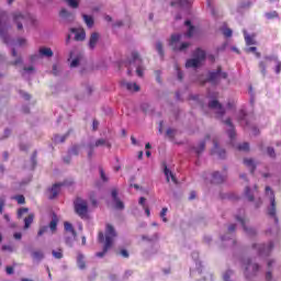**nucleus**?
I'll list each match as a JSON object with an SVG mask.
<instances>
[{
	"label": "nucleus",
	"instance_id": "obj_33",
	"mask_svg": "<svg viewBox=\"0 0 281 281\" xmlns=\"http://www.w3.org/2000/svg\"><path fill=\"white\" fill-rule=\"evenodd\" d=\"M93 146H95V147L106 146L108 148H111V143H108L104 138H99V139H97L95 145H93Z\"/></svg>",
	"mask_w": 281,
	"mask_h": 281
},
{
	"label": "nucleus",
	"instance_id": "obj_21",
	"mask_svg": "<svg viewBox=\"0 0 281 281\" xmlns=\"http://www.w3.org/2000/svg\"><path fill=\"white\" fill-rule=\"evenodd\" d=\"M171 7L188 8L190 7V1L188 0L171 1Z\"/></svg>",
	"mask_w": 281,
	"mask_h": 281
},
{
	"label": "nucleus",
	"instance_id": "obj_59",
	"mask_svg": "<svg viewBox=\"0 0 281 281\" xmlns=\"http://www.w3.org/2000/svg\"><path fill=\"white\" fill-rule=\"evenodd\" d=\"M281 72V63L280 60L276 61V74H280Z\"/></svg>",
	"mask_w": 281,
	"mask_h": 281
},
{
	"label": "nucleus",
	"instance_id": "obj_34",
	"mask_svg": "<svg viewBox=\"0 0 281 281\" xmlns=\"http://www.w3.org/2000/svg\"><path fill=\"white\" fill-rule=\"evenodd\" d=\"M265 18L268 20L279 19V13L277 11H270L265 13Z\"/></svg>",
	"mask_w": 281,
	"mask_h": 281
},
{
	"label": "nucleus",
	"instance_id": "obj_15",
	"mask_svg": "<svg viewBox=\"0 0 281 281\" xmlns=\"http://www.w3.org/2000/svg\"><path fill=\"white\" fill-rule=\"evenodd\" d=\"M121 87L125 88L126 91L130 92H137L140 91V87L136 83L127 82V81H121Z\"/></svg>",
	"mask_w": 281,
	"mask_h": 281
},
{
	"label": "nucleus",
	"instance_id": "obj_12",
	"mask_svg": "<svg viewBox=\"0 0 281 281\" xmlns=\"http://www.w3.org/2000/svg\"><path fill=\"white\" fill-rule=\"evenodd\" d=\"M235 220L240 223L241 227H244V231L247 234V236L254 237L257 234V232L254 228H249L247 226V224H246L247 221L245 220V217H240L239 215H236Z\"/></svg>",
	"mask_w": 281,
	"mask_h": 281
},
{
	"label": "nucleus",
	"instance_id": "obj_10",
	"mask_svg": "<svg viewBox=\"0 0 281 281\" xmlns=\"http://www.w3.org/2000/svg\"><path fill=\"white\" fill-rule=\"evenodd\" d=\"M246 266V277L255 276L259 271V265L252 263L250 259H247L245 262Z\"/></svg>",
	"mask_w": 281,
	"mask_h": 281
},
{
	"label": "nucleus",
	"instance_id": "obj_8",
	"mask_svg": "<svg viewBox=\"0 0 281 281\" xmlns=\"http://www.w3.org/2000/svg\"><path fill=\"white\" fill-rule=\"evenodd\" d=\"M181 41V34H172L169 45L171 46L173 52H182L190 47V43L183 42L181 46H177V43Z\"/></svg>",
	"mask_w": 281,
	"mask_h": 281
},
{
	"label": "nucleus",
	"instance_id": "obj_38",
	"mask_svg": "<svg viewBox=\"0 0 281 281\" xmlns=\"http://www.w3.org/2000/svg\"><path fill=\"white\" fill-rule=\"evenodd\" d=\"M88 199L90 200L92 207H97L98 206V201H97L94 192L90 193L88 195Z\"/></svg>",
	"mask_w": 281,
	"mask_h": 281
},
{
	"label": "nucleus",
	"instance_id": "obj_63",
	"mask_svg": "<svg viewBox=\"0 0 281 281\" xmlns=\"http://www.w3.org/2000/svg\"><path fill=\"white\" fill-rule=\"evenodd\" d=\"M100 125V123L97 120L92 121V130L97 131L98 126Z\"/></svg>",
	"mask_w": 281,
	"mask_h": 281
},
{
	"label": "nucleus",
	"instance_id": "obj_22",
	"mask_svg": "<svg viewBox=\"0 0 281 281\" xmlns=\"http://www.w3.org/2000/svg\"><path fill=\"white\" fill-rule=\"evenodd\" d=\"M70 32L76 33L75 41H85L86 32L83 30H81L80 32H77V29H70Z\"/></svg>",
	"mask_w": 281,
	"mask_h": 281
},
{
	"label": "nucleus",
	"instance_id": "obj_7",
	"mask_svg": "<svg viewBox=\"0 0 281 281\" xmlns=\"http://www.w3.org/2000/svg\"><path fill=\"white\" fill-rule=\"evenodd\" d=\"M265 192L267 194H270V209L268 211V215L272 216L274 218L276 224L279 223V220L277 217V201H276V194L273 193L272 189L270 187L265 188Z\"/></svg>",
	"mask_w": 281,
	"mask_h": 281
},
{
	"label": "nucleus",
	"instance_id": "obj_49",
	"mask_svg": "<svg viewBox=\"0 0 281 281\" xmlns=\"http://www.w3.org/2000/svg\"><path fill=\"white\" fill-rule=\"evenodd\" d=\"M204 149H205V142L202 140V142L200 143L199 149L195 150V153H196L198 155H200V154H202V153L204 151Z\"/></svg>",
	"mask_w": 281,
	"mask_h": 281
},
{
	"label": "nucleus",
	"instance_id": "obj_52",
	"mask_svg": "<svg viewBox=\"0 0 281 281\" xmlns=\"http://www.w3.org/2000/svg\"><path fill=\"white\" fill-rule=\"evenodd\" d=\"M259 69L261 70V74H262L263 76H266L267 70H266V64H265V61H259Z\"/></svg>",
	"mask_w": 281,
	"mask_h": 281
},
{
	"label": "nucleus",
	"instance_id": "obj_37",
	"mask_svg": "<svg viewBox=\"0 0 281 281\" xmlns=\"http://www.w3.org/2000/svg\"><path fill=\"white\" fill-rule=\"evenodd\" d=\"M156 50H158L160 57L164 58L165 50H164L162 42H157L156 43Z\"/></svg>",
	"mask_w": 281,
	"mask_h": 281
},
{
	"label": "nucleus",
	"instance_id": "obj_41",
	"mask_svg": "<svg viewBox=\"0 0 281 281\" xmlns=\"http://www.w3.org/2000/svg\"><path fill=\"white\" fill-rule=\"evenodd\" d=\"M79 151H80L79 145H74V147L70 148L69 154L72 155V156H78V155H79Z\"/></svg>",
	"mask_w": 281,
	"mask_h": 281
},
{
	"label": "nucleus",
	"instance_id": "obj_1",
	"mask_svg": "<svg viewBox=\"0 0 281 281\" xmlns=\"http://www.w3.org/2000/svg\"><path fill=\"white\" fill-rule=\"evenodd\" d=\"M117 237V232L112 224H106L104 232H99L98 241L103 244V249L100 252L95 254L97 258H104L106 252L111 250L114 244V239Z\"/></svg>",
	"mask_w": 281,
	"mask_h": 281
},
{
	"label": "nucleus",
	"instance_id": "obj_18",
	"mask_svg": "<svg viewBox=\"0 0 281 281\" xmlns=\"http://www.w3.org/2000/svg\"><path fill=\"white\" fill-rule=\"evenodd\" d=\"M224 124H226L228 127H229V130H228V137L231 138V139H233L234 137H236V130L234 128V125H233V123H232V120L231 119H227L226 121H224Z\"/></svg>",
	"mask_w": 281,
	"mask_h": 281
},
{
	"label": "nucleus",
	"instance_id": "obj_62",
	"mask_svg": "<svg viewBox=\"0 0 281 281\" xmlns=\"http://www.w3.org/2000/svg\"><path fill=\"white\" fill-rule=\"evenodd\" d=\"M11 64H12L13 66H18V65L22 64V58H21V57H18L16 60H13Z\"/></svg>",
	"mask_w": 281,
	"mask_h": 281
},
{
	"label": "nucleus",
	"instance_id": "obj_45",
	"mask_svg": "<svg viewBox=\"0 0 281 281\" xmlns=\"http://www.w3.org/2000/svg\"><path fill=\"white\" fill-rule=\"evenodd\" d=\"M267 154L270 158H276L277 154H276V149L272 147H268L267 148Z\"/></svg>",
	"mask_w": 281,
	"mask_h": 281
},
{
	"label": "nucleus",
	"instance_id": "obj_16",
	"mask_svg": "<svg viewBox=\"0 0 281 281\" xmlns=\"http://www.w3.org/2000/svg\"><path fill=\"white\" fill-rule=\"evenodd\" d=\"M213 149H212V154H217V156L221 158V159H224L225 156H226V151L225 149H220V145H218V142L216 140H213Z\"/></svg>",
	"mask_w": 281,
	"mask_h": 281
},
{
	"label": "nucleus",
	"instance_id": "obj_5",
	"mask_svg": "<svg viewBox=\"0 0 281 281\" xmlns=\"http://www.w3.org/2000/svg\"><path fill=\"white\" fill-rule=\"evenodd\" d=\"M227 78V72L222 71V67L218 66L216 70L210 71V74H207L206 82H211L212 85L216 86L221 82L222 79L226 80Z\"/></svg>",
	"mask_w": 281,
	"mask_h": 281
},
{
	"label": "nucleus",
	"instance_id": "obj_56",
	"mask_svg": "<svg viewBox=\"0 0 281 281\" xmlns=\"http://www.w3.org/2000/svg\"><path fill=\"white\" fill-rule=\"evenodd\" d=\"M48 231V226H42L38 231V236H43Z\"/></svg>",
	"mask_w": 281,
	"mask_h": 281
},
{
	"label": "nucleus",
	"instance_id": "obj_54",
	"mask_svg": "<svg viewBox=\"0 0 281 281\" xmlns=\"http://www.w3.org/2000/svg\"><path fill=\"white\" fill-rule=\"evenodd\" d=\"M88 147L90 148V150L88 151V158L91 159L94 154V145H88Z\"/></svg>",
	"mask_w": 281,
	"mask_h": 281
},
{
	"label": "nucleus",
	"instance_id": "obj_14",
	"mask_svg": "<svg viewBox=\"0 0 281 281\" xmlns=\"http://www.w3.org/2000/svg\"><path fill=\"white\" fill-rule=\"evenodd\" d=\"M119 191L117 189H112V198H113V202H115V210H124V203L122 200L119 199L117 196Z\"/></svg>",
	"mask_w": 281,
	"mask_h": 281
},
{
	"label": "nucleus",
	"instance_id": "obj_44",
	"mask_svg": "<svg viewBox=\"0 0 281 281\" xmlns=\"http://www.w3.org/2000/svg\"><path fill=\"white\" fill-rule=\"evenodd\" d=\"M67 3L72 9H78V7H79L78 0H67Z\"/></svg>",
	"mask_w": 281,
	"mask_h": 281
},
{
	"label": "nucleus",
	"instance_id": "obj_20",
	"mask_svg": "<svg viewBox=\"0 0 281 281\" xmlns=\"http://www.w3.org/2000/svg\"><path fill=\"white\" fill-rule=\"evenodd\" d=\"M40 55L42 57L50 58L54 56V50H52L49 47H41Z\"/></svg>",
	"mask_w": 281,
	"mask_h": 281
},
{
	"label": "nucleus",
	"instance_id": "obj_39",
	"mask_svg": "<svg viewBox=\"0 0 281 281\" xmlns=\"http://www.w3.org/2000/svg\"><path fill=\"white\" fill-rule=\"evenodd\" d=\"M244 34H245L246 45H255L256 44L254 37H251L247 32H244Z\"/></svg>",
	"mask_w": 281,
	"mask_h": 281
},
{
	"label": "nucleus",
	"instance_id": "obj_57",
	"mask_svg": "<svg viewBox=\"0 0 281 281\" xmlns=\"http://www.w3.org/2000/svg\"><path fill=\"white\" fill-rule=\"evenodd\" d=\"M79 65V58L76 57L71 63H70V68H77Z\"/></svg>",
	"mask_w": 281,
	"mask_h": 281
},
{
	"label": "nucleus",
	"instance_id": "obj_27",
	"mask_svg": "<svg viewBox=\"0 0 281 281\" xmlns=\"http://www.w3.org/2000/svg\"><path fill=\"white\" fill-rule=\"evenodd\" d=\"M165 176H166V179H167V182H170V178H171V181L173 183H177V180H176V177L173 175V172H171L168 167L165 166Z\"/></svg>",
	"mask_w": 281,
	"mask_h": 281
},
{
	"label": "nucleus",
	"instance_id": "obj_58",
	"mask_svg": "<svg viewBox=\"0 0 281 281\" xmlns=\"http://www.w3.org/2000/svg\"><path fill=\"white\" fill-rule=\"evenodd\" d=\"M176 70H177V75H178V80H179V81H182L183 75H182V72H181V70H180V68H179V66H176Z\"/></svg>",
	"mask_w": 281,
	"mask_h": 281
},
{
	"label": "nucleus",
	"instance_id": "obj_6",
	"mask_svg": "<svg viewBox=\"0 0 281 281\" xmlns=\"http://www.w3.org/2000/svg\"><path fill=\"white\" fill-rule=\"evenodd\" d=\"M13 22L16 23V27L19 31H21L23 29V24L24 25H27V24H31L33 25L34 24V18L32 16V14H21V13H15L13 14Z\"/></svg>",
	"mask_w": 281,
	"mask_h": 281
},
{
	"label": "nucleus",
	"instance_id": "obj_48",
	"mask_svg": "<svg viewBox=\"0 0 281 281\" xmlns=\"http://www.w3.org/2000/svg\"><path fill=\"white\" fill-rule=\"evenodd\" d=\"M48 228H50V231L56 232L57 229V220H52L50 224H48Z\"/></svg>",
	"mask_w": 281,
	"mask_h": 281
},
{
	"label": "nucleus",
	"instance_id": "obj_46",
	"mask_svg": "<svg viewBox=\"0 0 281 281\" xmlns=\"http://www.w3.org/2000/svg\"><path fill=\"white\" fill-rule=\"evenodd\" d=\"M27 212H29V209H25V207L19 209L18 210V218H22L23 215L27 214Z\"/></svg>",
	"mask_w": 281,
	"mask_h": 281
},
{
	"label": "nucleus",
	"instance_id": "obj_24",
	"mask_svg": "<svg viewBox=\"0 0 281 281\" xmlns=\"http://www.w3.org/2000/svg\"><path fill=\"white\" fill-rule=\"evenodd\" d=\"M244 165H245L246 167L250 168V172H251V175H254V172H255V170H256V164H255L254 159H251V158H246V159L244 160Z\"/></svg>",
	"mask_w": 281,
	"mask_h": 281
},
{
	"label": "nucleus",
	"instance_id": "obj_43",
	"mask_svg": "<svg viewBox=\"0 0 281 281\" xmlns=\"http://www.w3.org/2000/svg\"><path fill=\"white\" fill-rule=\"evenodd\" d=\"M167 213H168V209H167V207L161 209L160 218H161V221H164L165 223H168V218L166 217V214H167Z\"/></svg>",
	"mask_w": 281,
	"mask_h": 281
},
{
	"label": "nucleus",
	"instance_id": "obj_53",
	"mask_svg": "<svg viewBox=\"0 0 281 281\" xmlns=\"http://www.w3.org/2000/svg\"><path fill=\"white\" fill-rule=\"evenodd\" d=\"M223 35L226 36L227 38L232 37V35H233L232 29H224Z\"/></svg>",
	"mask_w": 281,
	"mask_h": 281
},
{
	"label": "nucleus",
	"instance_id": "obj_60",
	"mask_svg": "<svg viewBox=\"0 0 281 281\" xmlns=\"http://www.w3.org/2000/svg\"><path fill=\"white\" fill-rule=\"evenodd\" d=\"M5 272H7L8 276H12V274H14V268L13 267H7Z\"/></svg>",
	"mask_w": 281,
	"mask_h": 281
},
{
	"label": "nucleus",
	"instance_id": "obj_19",
	"mask_svg": "<svg viewBox=\"0 0 281 281\" xmlns=\"http://www.w3.org/2000/svg\"><path fill=\"white\" fill-rule=\"evenodd\" d=\"M225 182V177L222 176L218 171L213 172L212 183L220 184Z\"/></svg>",
	"mask_w": 281,
	"mask_h": 281
},
{
	"label": "nucleus",
	"instance_id": "obj_2",
	"mask_svg": "<svg viewBox=\"0 0 281 281\" xmlns=\"http://www.w3.org/2000/svg\"><path fill=\"white\" fill-rule=\"evenodd\" d=\"M126 67H128L127 76H131L133 70H131L132 67L136 68V74L139 78H143V60L139 56V53L136 50L132 52V57L130 60L126 61Z\"/></svg>",
	"mask_w": 281,
	"mask_h": 281
},
{
	"label": "nucleus",
	"instance_id": "obj_25",
	"mask_svg": "<svg viewBox=\"0 0 281 281\" xmlns=\"http://www.w3.org/2000/svg\"><path fill=\"white\" fill-rule=\"evenodd\" d=\"M34 221V214L30 213L27 217H24V229H29Z\"/></svg>",
	"mask_w": 281,
	"mask_h": 281
},
{
	"label": "nucleus",
	"instance_id": "obj_13",
	"mask_svg": "<svg viewBox=\"0 0 281 281\" xmlns=\"http://www.w3.org/2000/svg\"><path fill=\"white\" fill-rule=\"evenodd\" d=\"M258 247V254L259 255H265V254H269L271 252L272 248H273V244L269 243V245H252V248H257Z\"/></svg>",
	"mask_w": 281,
	"mask_h": 281
},
{
	"label": "nucleus",
	"instance_id": "obj_4",
	"mask_svg": "<svg viewBox=\"0 0 281 281\" xmlns=\"http://www.w3.org/2000/svg\"><path fill=\"white\" fill-rule=\"evenodd\" d=\"M206 54L205 50L198 48L194 50L193 53V58H190L189 60H187V64H184V67H187L188 69H198L202 63L205 60Z\"/></svg>",
	"mask_w": 281,
	"mask_h": 281
},
{
	"label": "nucleus",
	"instance_id": "obj_23",
	"mask_svg": "<svg viewBox=\"0 0 281 281\" xmlns=\"http://www.w3.org/2000/svg\"><path fill=\"white\" fill-rule=\"evenodd\" d=\"M64 229L72 234L74 237H77V231L74 228L72 224L69 222H64Z\"/></svg>",
	"mask_w": 281,
	"mask_h": 281
},
{
	"label": "nucleus",
	"instance_id": "obj_17",
	"mask_svg": "<svg viewBox=\"0 0 281 281\" xmlns=\"http://www.w3.org/2000/svg\"><path fill=\"white\" fill-rule=\"evenodd\" d=\"M98 41H100V34L97 32L91 33L90 41L88 42V47L94 49Z\"/></svg>",
	"mask_w": 281,
	"mask_h": 281
},
{
	"label": "nucleus",
	"instance_id": "obj_42",
	"mask_svg": "<svg viewBox=\"0 0 281 281\" xmlns=\"http://www.w3.org/2000/svg\"><path fill=\"white\" fill-rule=\"evenodd\" d=\"M119 256L124 257L125 259L130 258V252L127 249L121 248L120 251L117 252Z\"/></svg>",
	"mask_w": 281,
	"mask_h": 281
},
{
	"label": "nucleus",
	"instance_id": "obj_9",
	"mask_svg": "<svg viewBox=\"0 0 281 281\" xmlns=\"http://www.w3.org/2000/svg\"><path fill=\"white\" fill-rule=\"evenodd\" d=\"M72 183H74L72 181H70V182L64 181L60 183L53 184L50 190H48V192L50 193V194H48V200L56 199L59 195L61 187L71 186Z\"/></svg>",
	"mask_w": 281,
	"mask_h": 281
},
{
	"label": "nucleus",
	"instance_id": "obj_3",
	"mask_svg": "<svg viewBox=\"0 0 281 281\" xmlns=\"http://www.w3.org/2000/svg\"><path fill=\"white\" fill-rule=\"evenodd\" d=\"M74 209L77 216H79L81 220H87L89 214V204L88 201L76 196L74 201Z\"/></svg>",
	"mask_w": 281,
	"mask_h": 281
},
{
	"label": "nucleus",
	"instance_id": "obj_31",
	"mask_svg": "<svg viewBox=\"0 0 281 281\" xmlns=\"http://www.w3.org/2000/svg\"><path fill=\"white\" fill-rule=\"evenodd\" d=\"M31 258H33L34 260L41 261L44 259V254L41 250H35L33 251V254H31Z\"/></svg>",
	"mask_w": 281,
	"mask_h": 281
},
{
	"label": "nucleus",
	"instance_id": "obj_50",
	"mask_svg": "<svg viewBox=\"0 0 281 281\" xmlns=\"http://www.w3.org/2000/svg\"><path fill=\"white\" fill-rule=\"evenodd\" d=\"M99 173L101 175V179L103 180V182H108V177L105 176V171L102 167L99 168Z\"/></svg>",
	"mask_w": 281,
	"mask_h": 281
},
{
	"label": "nucleus",
	"instance_id": "obj_28",
	"mask_svg": "<svg viewBox=\"0 0 281 281\" xmlns=\"http://www.w3.org/2000/svg\"><path fill=\"white\" fill-rule=\"evenodd\" d=\"M59 18H61L64 20H68V19L74 20V14L71 12L67 11L66 9H63L61 11H59Z\"/></svg>",
	"mask_w": 281,
	"mask_h": 281
},
{
	"label": "nucleus",
	"instance_id": "obj_36",
	"mask_svg": "<svg viewBox=\"0 0 281 281\" xmlns=\"http://www.w3.org/2000/svg\"><path fill=\"white\" fill-rule=\"evenodd\" d=\"M12 200H15L19 205H23L26 202L25 196L23 194H18V195L13 196Z\"/></svg>",
	"mask_w": 281,
	"mask_h": 281
},
{
	"label": "nucleus",
	"instance_id": "obj_30",
	"mask_svg": "<svg viewBox=\"0 0 281 281\" xmlns=\"http://www.w3.org/2000/svg\"><path fill=\"white\" fill-rule=\"evenodd\" d=\"M184 25H186V26H189L187 36H188V37H192L193 34H194V26L192 25L191 21H190V20L184 21Z\"/></svg>",
	"mask_w": 281,
	"mask_h": 281
},
{
	"label": "nucleus",
	"instance_id": "obj_55",
	"mask_svg": "<svg viewBox=\"0 0 281 281\" xmlns=\"http://www.w3.org/2000/svg\"><path fill=\"white\" fill-rule=\"evenodd\" d=\"M231 276H232V271L228 270L227 272L224 273L223 280L224 281H231Z\"/></svg>",
	"mask_w": 281,
	"mask_h": 281
},
{
	"label": "nucleus",
	"instance_id": "obj_32",
	"mask_svg": "<svg viewBox=\"0 0 281 281\" xmlns=\"http://www.w3.org/2000/svg\"><path fill=\"white\" fill-rule=\"evenodd\" d=\"M83 20H85V23L87 24V27H93L94 20L92 16H90L88 14H83Z\"/></svg>",
	"mask_w": 281,
	"mask_h": 281
},
{
	"label": "nucleus",
	"instance_id": "obj_40",
	"mask_svg": "<svg viewBox=\"0 0 281 281\" xmlns=\"http://www.w3.org/2000/svg\"><path fill=\"white\" fill-rule=\"evenodd\" d=\"M53 258H56L57 260L63 258V249H57L52 251Z\"/></svg>",
	"mask_w": 281,
	"mask_h": 281
},
{
	"label": "nucleus",
	"instance_id": "obj_11",
	"mask_svg": "<svg viewBox=\"0 0 281 281\" xmlns=\"http://www.w3.org/2000/svg\"><path fill=\"white\" fill-rule=\"evenodd\" d=\"M207 108L211 110H216L218 117H222L226 113L218 100H212L210 103H207Z\"/></svg>",
	"mask_w": 281,
	"mask_h": 281
},
{
	"label": "nucleus",
	"instance_id": "obj_61",
	"mask_svg": "<svg viewBox=\"0 0 281 281\" xmlns=\"http://www.w3.org/2000/svg\"><path fill=\"white\" fill-rule=\"evenodd\" d=\"M18 45L19 46H25L26 45V40L25 38H19L18 40Z\"/></svg>",
	"mask_w": 281,
	"mask_h": 281
},
{
	"label": "nucleus",
	"instance_id": "obj_35",
	"mask_svg": "<svg viewBox=\"0 0 281 281\" xmlns=\"http://www.w3.org/2000/svg\"><path fill=\"white\" fill-rule=\"evenodd\" d=\"M236 149H238V151H249V143H241L236 147Z\"/></svg>",
	"mask_w": 281,
	"mask_h": 281
},
{
	"label": "nucleus",
	"instance_id": "obj_29",
	"mask_svg": "<svg viewBox=\"0 0 281 281\" xmlns=\"http://www.w3.org/2000/svg\"><path fill=\"white\" fill-rule=\"evenodd\" d=\"M244 196L247 199V201L249 202H254L255 201V196L254 194H251V190L249 187H246L245 188V191H244Z\"/></svg>",
	"mask_w": 281,
	"mask_h": 281
},
{
	"label": "nucleus",
	"instance_id": "obj_47",
	"mask_svg": "<svg viewBox=\"0 0 281 281\" xmlns=\"http://www.w3.org/2000/svg\"><path fill=\"white\" fill-rule=\"evenodd\" d=\"M256 50H257L256 46H250L249 48L246 49L247 53H256L257 58H260V53Z\"/></svg>",
	"mask_w": 281,
	"mask_h": 281
},
{
	"label": "nucleus",
	"instance_id": "obj_26",
	"mask_svg": "<svg viewBox=\"0 0 281 281\" xmlns=\"http://www.w3.org/2000/svg\"><path fill=\"white\" fill-rule=\"evenodd\" d=\"M77 267H79L80 270L86 269V262H85V256L83 255H77Z\"/></svg>",
	"mask_w": 281,
	"mask_h": 281
},
{
	"label": "nucleus",
	"instance_id": "obj_64",
	"mask_svg": "<svg viewBox=\"0 0 281 281\" xmlns=\"http://www.w3.org/2000/svg\"><path fill=\"white\" fill-rule=\"evenodd\" d=\"M265 279L267 281H271L272 280V272L271 271H268L267 274L265 276Z\"/></svg>",
	"mask_w": 281,
	"mask_h": 281
},
{
	"label": "nucleus",
	"instance_id": "obj_51",
	"mask_svg": "<svg viewBox=\"0 0 281 281\" xmlns=\"http://www.w3.org/2000/svg\"><path fill=\"white\" fill-rule=\"evenodd\" d=\"M247 117V113L244 110H240L238 121L239 123H243V121Z\"/></svg>",
	"mask_w": 281,
	"mask_h": 281
}]
</instances>
